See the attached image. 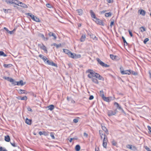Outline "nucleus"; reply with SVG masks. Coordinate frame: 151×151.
I'll return each instance as SVG.
<instances>
[{
	"label": "nucleus",
	"mask_w": 151,
	"mask_h": 151,
	"mask_svg": "<svg viewBox=\"0 0 151 151\" xmlns=\"http://www.w3.org/2000/svg\"><path fill=\"white\" fill-rule=\"evenodd\" d=\"M42 59L45 63H46L47 60H48V59L45 56L44 57H43V58H42Z\"/></svg>",
	"instance_id": "obj_48"
},
{
	"label": "nucleus",
	"mask_w": 151,
	"mask_h": 151,
	"mask_svg": "<svg viewBox=\"0 0 151 151\" xmlns=\"http://www.w3.org/2000/svg\"><path fill=\"white\" fill-rule=\"evenodd\" d=\"M7 55L5 54L4 52L2 51H0V56H3L4 57L7 56Z\"/></svg>",
	"instance_id": "obj_37"
},
{
	"label": "nucleus",
	"mask_w": 151,
	"mask_h": 151,
	"mask_svg": "<svg viewBox=\"0 0 151 151\" xmlns=\"http://www.w3.org/2000/svg\"><path fill=\"white\" fill-rule=\"evenodd\" d=\"M120 70L121 73L122 75L128 74L129 75L131 74V72H130L131 70H121V67L120 68Z\"/></svg>",
	"instance_id": "obj_7"
},
{
	"label": "nucleus",
	"mask_w": 151,
	"mask_h": 151,
	"mask_svg": "<svg viewBox=\"0 0 151 151\" xmlns=\"http://www.w3.org/2000/svg\"><path fill=\"white\" fill-rule=\"evenodd\" d=\"M114 20H113L110 23V26L111 28L113 25H114Z\"/></svg>",
	"instance_id": "obj_54"
},
{
	"label": "nucleus",
	"mask_w": 151,
	"mask_h": 151,
	"mask_svg": "<svg viewBox=\"0 0 151 151\" xmlns=\"http://www.w3.org/2000/svg\"><path fill=\"white\" fill-rule=\"evenodd\" d=\"M63 52H64L65 54H68L69 56L70 57L71 55H73V53L68 49H63Z\"/></svg>",
	"instance_id": "obj_12"
},
{
	"label": "nucleus",
	"mask_w": 151,
	"mask_h": 151,
	"mask_svg": "<svg viewBox=\"0 0 151 151\" xmlns=\"http://www.w3.org/2000/svg\"><path fill=\"white\" fill-rule=\"evenodd\" d=\"M110 58L113 60H116L117 59V58H118V56L116 55H113L110 54Z\"/></svg>",
	"instance_id": "obj_23"
},
{
	"label": "nucleus",
	"mask_w": 151,
	"mask_h": 151,
	"mask_svg": "<svg viewBox=\"0 0 151 151\" xmlns=\"http://www.w3.org/2000/svg\"><path fill=\"white\" fill-rule=\"evenodd\" d=\"M70 57L74 59H77L80 58L81 55L80 54H76L73 53V55H71Z\"/></svg>",
	"instance_id": "obj_13"
},
{
	"label": "nucleus",
	"mask_w": 151,
	"mask_h": 151,
	"mask_svg": "<svg viewBox=\"0 0 151 151\" xmlns=\"http://www.w3.org/2000/svg\"><path fill=\"white\" fill-rule=\"evenodd\" d=\"M93 20L98 24L102 26L104 25V23L102 21L97 18L96 19H93Z\"/></svg>",
	"instance_id": "obj_4"
},
{
	"label": "nucleus",
	"mask_w": 151,
	"mask_h": 151,
	"mask_svg": "<svg viewBox=\"0 0 151 151\" xmlns=\"http://www.w3.org/2000/svg\"><path fill=\"white\" fill-rule=\"evenodd\" d=\"M46 6L49 8H51L52 7V6L50 4H46Z\"/></svg>",
	"instance_id": "obj_53"
},
{
	"label": "nucleus",
	"mask_w": 151,
	"mask_h": 151,
	"mask_svg": "<svg viewBox=\"0 0 151 151\" xmlns=\"http://www.w3.org/2000/svg\"><path fill=\"white\" fill-rule=\"evenodd\" d=\"M104 137L103 140V142L107 143V142H108V139L107 137L105 134H104Z\"/></svg>",
	"instance_id": "obj_28"
},
{
	"label": "nucleus",
	"mask_w": 151,
	"mask_h": 151,
	"mask_svg": "<svg viewBox=\"0 0 151 151\" xmlns=\"http://www.w3.org/2000/svg\"><path fill=\"white\" fill-rule=\"evenodd\" d=\"M4 29L7 31V32L8 33H9L10 34H12L13 33V30H12V31H9L8 29L6 27H4Z\"/></svg>",
	"instance_id": "obj_33"
},
{
	"label": "nucleus",
	"mask_w": 151,
	"mask_h": 151,
	"mask_svg": "<svg viewBox=\"0 0 151 151\" xmlns=\"http://www.w3.org/2000/svg\"><path fill=\"white\" fill-rule=\"evenodd\" d=\"M77 118L78 119H75L73 120V122H74L76 123L78 122V119H79V118L78 117H77Z\"/></svg>",
	"instance_id": "obj_46"
},
{
	"label": "nucleus",
	"mask_w": 151,
	"mask_h": 151,
	"mask_svg": "<svg viewBox=\"0 0 151 151\" xmlns=\"http://www.w3.org/2000/svg\"><path fill=\"white\" fill-rule=\"evenodd\" d=\"M86 38V35H82L80 39V41L81 42H84Z\"/></svg>",
	"instance_id": "obj_22"
},
{
	"label": "nucleus",
	"mask_w": 151,
	"mask_h": 151,
	"mask_svg": "<svg viewBox=\"0 0 151 151\" xmlns=\"http://www.w3.org/2000/svg\"><path fill=\"white\" fill-rule=\"evenodd\" d=\"M101 126L102 129H103V130L107 134H109V133L108 130L106 128V127L104 126H102V125H101Z\"/></svg>",
	"instance_id": "obj_19"
},
{
	"label": "nucleus",
	"mask_w": 151,
	"mask_h": 151,
	"mask_svg": "<svg viewBox=\"0 0 151 151\" xmlns=\"http://www.w3.org/2000/svg\"><path fill=\"white\" fill-rule=\"evenodd\" d=\"M32 120L27 118L26 119L25 123L28 125H30L31 124Z\"/></svg>",
	"instance_id": "obj_24"
},
{
	"label": "nucleus",
	"mask_w": 151,
	"mask_h": 151,
	"mask_svg": "<svg viewBox=\"0 0 151 151\" xmlns=\"http://www.w3.org/2000/svg\"><path fill=\"white\" fill-rule=\"evenodd\" d=\"M137 150V148L136 147L134 146H132V150Z\"/></svg>",
	"instance_id": "obj_59"
},
{
	"label": "nucleus",
	"mask_w": 151,
	"mask_h": 151,
	"mask_svg": "<svg viewBox=\"0 0 151 151\" xmlns=\"http://www.w3.org/2000/svg\"><path fill=\"white\" fill-rule=\"evenodd\" d=\"M131 72V74H132L134 76L137 75L138 74V73L137 72H135L134 71L132 70H131V71H130Z\"/></svg>",
	"instance_id": "obj_36"
},
{
	"label": "nucleus",
	"mask_w": 151,
	"mask_h": 151,
	"mask_svg": "<svg viewBox=\"0 0 151 151\" xmlns=\"http://www.w3.org/2000/svg\"><path fill=\"white\" fill-rule=\"evenodd\" d=\"M17 6H20L25 8H27L28 7L27 6L26 4L20 2V1L18 0V1H17Z\"/></svg>",
	"instance_id": "obj_8"
},
{
	"label": "nucleus",
	"mask_w": 151,
	"mask_h": 151,
	"mask_svg": "<svg viewBox=\"0 0 151 151\" xmlns=\"http://www.w3.org/2000/svg\"><path fill=\"white\" fill-rule=\"evenodd\" d=\"M4 66L5 68H10L12 66V64H4L3 65Z\"/></svg>",
	"instance_id": "obj_30"
},
{
	"label": "nucleus",
	"mask_w": 151,
	"mask_h": 151,
	"mask_svg": "<svg viewBox=\"0 0 151 151\" xmlns=\"http://www.w3.org/2000/svg\"><path fill=\"white\" fill-rule=\"evenodd\" d=\"M76 11L80 16L82 15L83 13V11L81 9H77Z\"/></svg>",
	"instance_id": "obj_20"
},
{
	"label": "nucleus",
	"mask_w": 151,
	"mask_h": 151,
	"mask_svg": "<svg viewBox=\"0 0 151 151\" xmlns=\"http://www.w3.org/2000/svg\"><path fill=\"white\" fill-rule=\"evenodd\" d=\"M139 29L141 30V31L143 32L146 31V29L143 27H141L139 28Z\"/></svg>",
	"instance_id": "obj_42"
},
{
	"label": "nucleus",
	"mask_w": 151,
	"mask_h": 151,
	"mask_svg": "<svg viewBox=\"0 0 151 151\" xmlns=\"http://www.w3.org/2000/svg\"><path fill=\"white\" fill-rule=\"evenodd\" d=\"M19 85L21 86H23L26 83V82H23V81L22 80H21L19 81Z\"/></svg>",
	"instance_id": "obj_35"
},
{
	"label": "nucleus",
	"mask_w": 151,
	"mask_h": 151,
	"mask_svg": "<svg viewBox=\"0 0 151 151\" xmlns=\"http://www.w3.org/2000/svg\"><path fill=\"white\" fill-rule=\"evenodd\" d=\"M127 147L131 150L132 149V145H128Z\"/></svg>",
	"instance_id": "obj_52"
},
{
	"label": "nucleus",
	"mask_w": 151,
	"mask_h": 151,
	"mask_svg": "<svg viewBox=\"0 0 151 151\" xmlns=\"http://www.w3.org/2000/svg\"><path fill=\"white\" fill-rule=\"evenodd\" d=\"M80 146L79 145H77L75 146V149L76 151H79L80 150Z\"/></svg>",
	"instance_id": "obj_31"
},
{
	"label": "nucleus",
	"mask_w": 151,
	"mask_h": 151,
	"mask_svg": "<svg viewBox=\"0 0 151 151\" xmlns=\"http://www.w3.org/2000/svg\"><path fill=\"white\" fill-rule=\"evenodd\" d=\"M107 145V143L103 142V146L104 148H106Z\"/></svg>",
	"instance_id": "obj_51"
},
{
	"label": "nucleus",
	"mask_w": 151,
	"mask_h": 151,
	"mask_svg": "<svg viewBox=\"0 0 151 151\" xmlns=\"http://www.w3.org/2000/svg\"><path fill=\"white\" fill-rule=\"evenodd\" d=\"M10 143L11 145L14 147H16L17 146L14 142H13V143L10 142Z\"/></svg>",
	"instance_id": "obj_55"
},
{
	"label": "nucleus",
	"mask_w": 151,
	"mask_h": 151,
	"mask_svg": "<svg viewBox=\"0 0 151 151\" xmlns=\"http://www.w3.org/2000/svg\"><path fill=\"white\" fill-rule=\"evenodd\" d=\"M122 39H123V42H124V44H126V45H128V44L125 38L123 36L122 37Z\"/></svg>",
	"instance_id": "obj_44"
},
{
	"label": "nucleus",
	"mask_w": 151,
	"mask_h": 151,
	"mask_svg": "<svg viewBox=\"0 0 151 151\" xmlns=\"http://www.w3.org/2000/svg\"><path fill=\"white\" fill-rule=\"evenodd\" d=\"M86 73H89L91 75L92 77H95L96 72L93 71V70L91 69H88L86 72Z\"/></svg>",
	"instance_id": "obj_11"
},
{
	"label": "nucleus",
	"mask_w": 151,
	"mask_h": 151,
	"mask_svg": "<svg viewBox=\"0 0 151 151\" xmlns=\"http://www.w3.org/2000/svg\"><path fill=\"white\" fill-rule=\"evenodd\" d=\"M112 145L114 146H116L117 145V143L114 140H113L111 142Z\"/></svg>",
	"instance_id": "obj_50"
},
{
	"label": "nucleus",
	"mask_w": 151,
	"mask_h": 151,
	"mask_svg": "<svg viewBox=\"0 0 151 151\" xmlns=\"http://www.w3.org/2000/svg\"><path fill=\"white\" fill-rule=\"evenodd\" d=\"M46 63L49 65L55 66L56 68L58 67L57 64L54 63L52 60H47L46 61Z\"/></svg>",
	"instance_id": "obj_9"
},
{
	"label": "nucleus",
	"mask_w": 151,
	"mask_h": 151,
	"mask_svg": "<svg viewBox=\"0 0 151 151\" xmlns=\"http://www.w3.org/2000/svg\"><path fill=\"white\" fill-rule=\"evenodd\" d=\"M96 60L98 62V63L103 67L108 68L109 67V65L107 64H105L99 58H97Z\"/></svg>",
	"instance_id": "obj_2"
},
{
	"label": "nucleus",
	"mask_w": 151,
	"mask_h": 151,
	"mask_svg": "<svg viewBox=\"0 0 151 151\" xmlns=\"http://www.w3.org/2000/svg\"><path fill=\"white\" fill-rule=\"evenodd\" d=\"M38 45L40 49L43 50L46 53L47 52V47L43 44H38Z\"/></svg>",
	"instance_id": "obj_10"
},
{
	"label": "nucleus",
	"mask_w": 151,
	"mask_h": 151,
	"mask_svg": "<svg viewBox=\"0 0 151 151\" xmlns=\"http://www.w3.org/2000/svg\"><path fill=\"white\" fill-rule=\"evenodd\" d=\"M93 98H94L93 96V95H91V96H90V97L89 98V99L90 100H91L93 99Z\"/></svg>",
	"instance_id": "obj_61"
},
{
	"label": "nucleus",
	"mask_w": 151,
	"mask_h": 151,
	"mask_svg": "<svg viewBox=\"0 0 151 151\" xmlns=\"http://www.w3.org/2000/svg\"><path fill=\"white\" fill-rule=\"evenodd\" d=\"M27 110L28 111H30L31 112H32V109L29 107H28L27 108Z\"/></svg>",
	"instance_id": "obj_57"
},
{
	"label": "nucleus",
	"mask_w": 151,
	"mask_h": 151,
	"mask_svg": "<svg viewBox=\"0 0 151 151\" xmlns=\"http://www.w3.org/2000/svg\"><path fill=\"white\" fill-rule=\"evenodd\" d=\"M17 91H18L19 93L20 94H27V92L25 90L19 89L17 90Z\"/></svg>",
	"instance_id": "obj_14"
},
{
	"label": "nucleus",
	"mask_w": 151,
	"mask_h": 151,
	"mask_svg": "<svg viewBox=\"0 0 151 151\" xmlns=\"http://www.w3.org/2000/svg\"><path fill=\"white\" fill-rule=\"evenodd\" d=\"M102 99L104 101L109 102V99L108 97H107L104 96L103 98Z\"/></svg>",
	"instance_id": "obj_43"
},
{
	"label": "nucleus",
	"mask_w": 151,
	"mask_h": 151,
	"mask_svg": "<svg viewBox=\"0 0 151 151\" xmlns=\"http://www.w3.org/2000/svg\"><path fill=\"white\" fill-rule=\"evenodd\" d=\"M83 135L84 136L86 137H87L88 136V134H87L86 132H84L83 133Z\"/></svg>",
	"instance_id": "obj_64"
},
{
	"label": "nucleus",
	"mask_w": 151,
	"mask_h": 151,
	"mask_svg": "<svg viewBox=\"0 0 151 151\" xmlns=\"http://www.w3.org/2000/svg\"><path fill=\"white\" fill-rule=\"evenodd\" d=\"M114 105L116 106L117 109L121 110L122 112L125 113V112L124 110L118 103L116 102H115L114 103Z\"/></svg>",
	"instance_id": "obj_6"
},
{
	"label": "nucleus",
	"mask_w": 151,
	"mask_h": 151,
	"mask_svg": "<svg viewBox=\"0 0 151 151\" xmlns=\"http://www.w3.org/2000/svg\"><path fill=\"white\" fill-rule=\"evenodd\" d=\"M97 78H98L99 80L102 81H104V78L100 75H99L97 77Z\"/></svg>",
	"instance_id": "obj_38"
},
{
	"label": "nucleus",
	"mask_w": 151,
	"mask_h": 151,
	"mask_svg": "<svg viewBox=\"0 0 151 151\" xmlns=\"http://www.w3.org/2000/svg\"><path fill=\"white\" fill-rule=\"evenodd\" d=\"M12 83V84L14 85V86L16 85L17 81H15L13 79V81L12 82H11Z\"/></svg>",
	"instance_id": "obj_56"
},
{
	"label": "nucleus",
	"mask_w": 151,
	"mask_h": 151,
	"mask_svg": "<svg viewBox=\"0 0 151 151\" xmlns=\"http://www.w3.org/2000/svg\"><path fill=\"white\" fill-rule=\"evenodd\" d=\"M15 1L14 0H5V1L7 3V4L9 5L12 4L13 5H17V2H15Z\"/></svg>",
	"instance_id": "obj_3"
},
{
	"label": "nucleus",
	"mask_w": 151,
	"mask_h": 151,
	"mask_svg": "<svg viewBox=\"0 0 151 151\" xmlns=\"http://www.w3.org/2000/svg\"><path fill=\"white\" fill-rule=\"evenodd\" d=\"M112 15V13L111 12L106 13L105 14V16L106 17H109L111 16Z\"/></svg>",
	"instance_id": "obj_39"
},
{
	"label": "nucleus",
	"mask_w": 151,
	"mask_h": 151,
	"mask_svg": "<svg viewBox=\"0 0 151 151\" xmlns=\"http://www.w3.org/2000/svg\"><path fill=\"white\" fill-rule=\"evenodd\" d=\"M17 5L15 4L14 5H13V6L16 9H19V8L18 6H17Z\"/></svg>",
	"instance_id": "obj_60"
},
{
	"label": "nucleus",
	"mask_w": 151,
	"mask_h": 151,
	"mask_svg": "<svg viewBox=\"0 0 151 151\" xmlns=\"http://www.w3.org/2000/svg\"><path fill=\"white\" fill-rule=\"evenodd\" d=\"M87 76H88V78H91L92 79V78H93V77H92V76H91V74L90 73L88 74V75H87Z\"/></svg>",
	"instance_id": "obj_63"
},
{
	"label": "nucleus",
	"mask_w": 151,
	"mask_h": 151,
	"mask_svg": "<svg viewBox=\"0 0 151 151\" xmlns=\"http://www.w3.org/2000/svg\"><path fill=\"white\" fill-rule=\"evenodd\" d=\"M149 40V39L148 38H146L143 41V42L145 44L147 43V42Z\"/></svg>",
	"instance_id": "obj_47"
},
{
	"label": "nucleus",
	"mask_w": 151,
	"mask_h": 151,
	"mask_svg": "<svg viewBox=\"0 0 151 151\" xmlns=\"http://www.w3.org/2000/svg\"><path fill=\"white\" fill-rule=\"evenodd\" d=\"M48 109L50 111H52L54 109V106L53 105L51 104L48 106Z\"/></svg>",
	"instance_id": "obj_29"
},
{
	"label": "nucleus",
	"mask_w": 151,
	"mask_h": 151,
	"mask_svg": "<svg viewBox=\"0 0 151 151\" xmlns=\"http://www.w3.org/2000/svg\"><path fill=\"white\" fill-rule=\"evenodd\" d=\"M39 57L40 58H41L42 59V58H43V57H45V56H44L43 55H41V54H40L39 55Z\"/></svg>",
	"instance_id": "obj_62"
},
{
	"label": "nucleus",
	"mask_w": 151,
	"mask_h": 151,
	"mask_svg": "<svg viewBox=\"0 0 151 151\" xmlns=\"http://www.w3.org/2000/svg\"><path fill=\"white\" fill-rule=\"evenodd\" d=\"M99 95L101 96L102 99L103 98L104 96V92L103 91V90H101L99 92Z\"/></svg>",
	"instance_id": "obj_26"
},
{
	"label": "nucleus",
	"mask_w": 151,
	"mask_h": 151,
	"mask_svg": "<svg viewBox=\"0 0 151 151\" xmlns=\"http://www.w3.org/2000/svg\"><path fill=\"white\" fill-rule=\"evenodd\" d=\"M27 99V97L26 96L22 97L21 96V100L26 101Z\"/></svg>",
	"instance_id": "obj_40"
},
{
	"label": "nucleus",
	"mask_w": 151,
	"mask_h": 151,
	"mask_svg": "<svg viewBox=\"0 0 151 151\" xmlns=\"http://www.w3.org/2000/svg\"><path fill=\"white\" fill-rule=\"evenodd\" d=\"M3 78L10 82H12L13 81V78L8 77H4Z\"/></svg>",
	"instance_id": "obj_18"
},
{
	"label": "nucleus",
	"mask_w": 151,
	"mask_h": 151,
	"mask_svg": "<svg viewBox=\"0 0 151 151\" xmlns=\"http://www.w3.org/2000/svg\"><path fill=\"white\" fill-rule=\"evenodd\" d=\"M117 112V110L115 109L114 111L112 110L108 111L107 112L108 115L109 116H111L113 115H115Z\"/></svg>",
	"instance_id": "obj_5"
},
{
	"label": "nucleus",
	"mask_w": 151,
	"mask_h": 151,
	"mask_svg": "<svg viewBox=\"0 0 151 151\" xmlns=\"http://www.w3.org/2000/svg\"><path fill=\"white\" fill-rule=\"evenodd\" d=\"M0 151H8L5 148H3L2 147H0Z\"/></svg>",
	"instance_id": "obj_49"
},
{
	"label": "nucleus",
	"mask_w": 151,
	"mask_h": 151,
	"mask_svg": "<svg viewBox=\"0 0 151 151\" xmlns=\"http://www.w3.org/2000/svg\"><path fill=\"white\" fill-rule=\"evenodd\" d=\"M90 13L91 17L92 18H93L95 19H96L97 17H96L95 13L92 10H90Z\"/></svg>",
	"instance_id": "obj_16"
},
{
	"label": "nucleus",
	"mask_w": 151,
	"mask_h": 151,
	"mask_svg": "<svg viewBox=\"0 0 151 151\" xmlns=\"http://www.w3.org/2000/svg\"><path fill=\"white\" fill-rule=\"evenodd\" d=\"M39 134L40 135H43L45 136H47L48 135V133L47 132H46L45 131H40L39 132Z\"/></svg>",
	"instance_id": "obj_17"
},
{
	"label": "nucleus",
	"mask_w": 151,
	"mask_h": 151,
	"mask_svg": "<svg viewBox=\"0 0 151 151\" xmlns=\"http://www.w3.org/2000/svg\"><path fill=\"white\" fill-rule=\"evenodd\" d=\"M3 10L4 11V12L5 13H10L11 12H10L9 11L11 10L10 9H3Z\"/></svg>",
	"instance_id": "obj_41"
},
{
	"label": "nucleus",
	"mask_w": 151,
	"mask_h": 151,
	"mask_svg": "<svg viewBox=\"0 0 151 151\" xmlns=\"http://www.w3.org/2000/svg\"><path fill=\"white\" fill-rule=\"evenodd\" d=\"M26 15L28 16H29L31 19L34 21L37 22H40V20L39 18L37 17H36L34 16L30 13H26Z\"/></svg>",
	"instance_id": "obj_1"
},
{
	"label": "nucleus",
	"mask_w": 151,
	"mask_h": 151,
	"mask_svg": "<svg viewBox=\"0 0 151 151\" xmlns=\"http://www.w3.org/2000/svg\"><path fill=\"white\" fill-rule=\"evenodd\" d=\"M4 140L6 142H9V141H10V138L9 136L8 135H7L6 136H5Z\"/></svg>",
	"instance_id": "obj_27"
},
{
	"label": "nucleus",
	"mask_w": 151,
	"mask_h": 151,
	"mask_svg": "<svg viewBox=\"0 0 151 151\" xmlns=\"http://www.w3.org/2000/svg\"><path fill=\"white\" fill-rule=\"evenodd\" d=\"M138 12L142 16H145V12L143 9L139 10L138 11Z\"/></svg>",
	"instance_id": "obj_21"
},
{
	"label": "nucleus",
	"mask_w": 151,
	"mask_h": 151,
	"mask_svg": "<svg viewBox=\"0 0 151 151\" xmlns=\"http://www.w3.org/2000/svg\"><path fill=\"white\" fill-rule=\"evenodd\" d=\"M90 37L93 39V40H97L98 39H97V38L96 36H95V35H93V34H90Z\"/></svg>",
	"instance_id": "obj_32"
},
{
	"label": "nucleus",
	"mask_w": 151,
	"mask_h": 151,
	"mask_svg": "<svg viewBox=\"0 0 151 151\" xmlns=\"http://www.w3.org/2000/svg\"><path fill=\"white\" fill-rule=\"evenodd\" d=\"M128 32H129V35H130L131 37H133V35L132 33V32L130 31V30H128Z\"/></svg>",
	"instance_id": "obj_58"
},
{
	"label": "nucleus",
	"mask_w": 151,
	"mask_h": 151,
	"mask_svg": "<svg viewBox=\"0 0 151 151\" xmlns=\"http://www.w3.org/2000/svg\"><path fill=\"white\" fill-rule=\"evenodd\" d=\"M91 80L92 81L96 84H98L99 83V82L97 79L95 78H92Z\"/></svg>",
	"instance_id": "obj_25"
},
{
	"label": "nucleus",
	"mask_w": 151,
	"mask_h": 151,
	"mask_svg": "<svg viewBox=\"0 0 151 151\" xmlns=\"http://www.w3.org/2000/svg\"><path fill=\"white\" fill-rule=\"evenodd\" d=\"M48 35H49V36L50 37H51V36L53 37V39L54 40H55L57 38L56 36L55 35V34L52 32H49V33H48Z\"/></svg>",
	"instance_id": "obj_15"
},
{
	"label": "nucleus",
	"mask_w": 151,
	"mask_h": 151,
	"mask_svg": "<svg viewBox=\"0 0 151 151\" xmlns=\"http://www.w3.org/2000/svg\"><path fill=\"white\" fill-rule=\"evenodd\" d=\"M53 45H54L57 48H58L59 47H60L61 46V44H57L55 43H54L51 45V46H52Z\"/></svg>",
	"instance_id": "obj_34"
},
{
	"label": "nucleus",
	"mask_w": 151,
	"mask_h": 151,
	"mask_svg": "<svg viewBox=\"0 0 151 151\" xmlns=\"http://www.w3.org/2000/svg\"><path fill=\"white\" fill-rule=\"evenodd\" d=\"M54 133L53 132H51L50 133V136L53 139H55V137L54 135Z\"/></svg>",
	"instance_id": "obj_45"
}]
</instances>
